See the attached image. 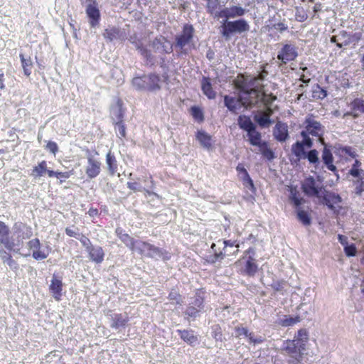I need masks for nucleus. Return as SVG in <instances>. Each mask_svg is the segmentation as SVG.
<instances>
[{
	"mask_svg": "<svg viewBox=\"0 0 364 364\" xmlns=\"http://www.w3.org/2000/svg\"><path fill=\"white\" fill-rule=\"evenodd\" d=\"M312 146L313 140L311 139L298 140L292 144L291 151L298 161L307 159L310 164L317 168L320 164L318 151L316 149H311L309 151H306V149H310Z\"/></svg>",
	"mask_w": 364,
	"mask_h": 364,
	"instance_id": "f257e3e1",
	"label": "nucleus"
},
{
	"mask_svg": "<svg viewBox=\"0 0 364 364\" xmlns=\"http://www.w3.org/2000/svg\"><path fill=\"white\" fill-rule=\"evenodd\" d=\"M267 74L266 70H263L255 77L240 75L235 81V85L240 94L251 91L252 89H259L263 87L261 82L265 79Z\"/></svg>",
	"mask_w": 364,
	"mask_h": 364,
	"instance_id": "f03ea898",
	"label": "nucleus"
},
{
	"mask_svg": "<svg viewBox=\"0 0 364 364\" xmlns=\"http://www.w3.org/2000/svg\"><path fill=\"white\" fill-rule=\"evenodd\" d=\"M250 26L246 20L240 18L235 21L223 20L220 27V33L226 41H229L234 33H242L248 31Z\"/></svg>",
	"mask_w": 364,
	"mask_h": 364,
	"instance_id": "7ed1b4c3",
	"label": "nucleus"
},
{
	"mask_svg": "<svg viewBox=\"0 0 364 364\" xmlns=\"http://www.w3.org/2000/svg\"><path fill=\"white\" fill-rule=\"evenodd\" d=\"M194 28L191 24H186L182 31L176 36V43L173 46L180 49L181 53H186L187 47H189L193 38Z\"/></svg>",
	"mask_w": 364,
	"mask_h": 364,
	"instance_id": "20e7f679",
	"label": "nucleus"
},
{
	"mask_svg": "<svg viewBox=\"0 0 364 364\" xmlns=\"http://www.w3.org/2000/svg\"><path fill=\"white\" fill-rule=\"evenodd\" d=\"M262 92V87L252 89L251 91L240 94V100L242 101V106L245 108L257 107L261 109Z\"/></svg>",
	"mask_w": 364,
	"mask_h": 364,
	"instance_id": "39448f33",
	"label": "nucleus"
},
{
	"mask_svg": "<svg viewBox=\"0 0 364 364\" xmlns=\"http://www.w3.org/2000/svg\"><path fill=\"white\" fill-rule=\"evenodd\" d=\"M305 129L301 132L302 140L311 139L309 135L321 137L324 132V127L321 123L311 117H308L304 121Z\"/></svg>",
	"mask_w": 364,
	"mask_h": 364,
	"instance_id": "423d86ee",
	"label": "nucleus"
},
{
	"mask_svg": "<svg viewBox=\"0 0 364 364\" xmlns=\"http://www.w3.org/2000/svg\"><path fill=\"white\" fill-rule=\"evenodd\" d=\"M130 249L142 255L155 259L161 257L162 255L161 250L158 247L141 240H134Z\"/></svg>",
	"mask_w": 364,
	"mask_h": 364,
	"instance_id": "0eeeda50",
	"label": "nucleus"
},
{
	"mask_svg": "<svg viewBox=\"0 0 364 364\" xmlns=\"http://www.w3.org/2000/svg\"><path fill=\"white\" fill-rule=\"evenodd\" d=\"M14 230V235L16 237L14 239V249L17 252L23 245V240L28 239L33 235V231L31 227L21 223H15Z\"/></svg>",
	"mask_w": 364,
	"mask_h": 364,
	"instance_id": "6e6552de",
	"label": "nucleus"
},
{
	"mask_svg": "<svg viewBox=\"0 0 364 364\" xmlns=\"http://www.w3.org/2000/svg\"><path fill=\"white\" fill-rule=\"evenodd\" d=\"M160 78L155 74L134 77L132 85L136 89L155 90L159 88Z\"/></svg>",
	"mask_w": 364,
	"mask_h": 364,
	"instance_id": "1a4fd4ad",
	"label": "nucleus"
},
{
	"mask_svg": "<svg viewBox=\"0 0 364 364\" xmlns=\"http://www.w3.org/2000/svg\"><path fill=\"white\" fill-rule=\"evenodd\" d=\"M298 56L296 48L290 43L284 44L278 52L277 60L281 61L280 65L287 64L289 61L294 60Z\"/></svg>",
	"mask_w": 364,
	"mask_h": 364,
	"instance_id": "9d476101",
	"label": "nucleus"
},
{
	"mask_svg": "<svg viewBox=\"0 0 364 364\" xmlns=\"http://www.w3.org/2000/svg\"><path fill=\"white\" fill-rule=\"evenodd\" d=\"M247 10L240 6H230L222 9L219 16L223 20H229L243 16Z\"/></svg>",
	"mask_w": 364,
	"mask_h": 364,
	"instance_id": "9b49d317",
	"label": "nucleus"
},
{
	"mask_svg": "<svg viewBox=\"0 0 364 364\" xmlns=\"http://www.w3.org/2000/svg\"><path fill=\"white\" fill-rule=\"evenodd\" d=\"M304 193L308 196L319 197L322 187L319 186L313 176L306 178L301 185Z\"/></svg>",
	"mask_w": 364,
	"mask_h": 364,
	"instance_id": "f8f14e48",
	"label": "nucleus"
},
{
	"mask_svg": "<svg viewBox=\"0 0 364 364\" xmlns=\"http://www.w3.org/2000/svg\"><path fill=\"white\" fill-rule=\"evenodd\" d=\"M27 246L29 250H32V257L36 260L45 259L49 255L48 250H46L41 247L40 241L38 238L28 241Z\"/></svg>",
	"mask_w": 364,
	"mask_h": 364,
	"instance_id": "ddd939ff",
	"label": "nucleus"
},
{
	"mask_svg": "<svg viewBox=\"0 0 364 364\" xmlns=\"http://www.w3.org/2000/svg\"><path fill=\"white\" fill-rule=\"evenodd\" d=\"M274 138L279 142H284L289 138L288 125L281 121H278L272 131Z\"/></svg>",
	"mask_w": 364,
	"mask_h": 364,
	"instance_id": "4468645a",
	"label": "nucleus"
},
{
	"mask_svg": "<svg viewBox=\"0 0 364 364\" xmlns=\"http://www.w3.org/2000/svg\"><path fill=\"white\" fill-rule=\"evenodd\" d=\"M9 228L4 222L0 221V243L7 250L16 251L14 238H9Z\"/></svg>",
	"mask_w": 364,
	"mask_h": 364,
	"instance_id": "2eb2a0df",
	"label": "nucleus"
},
{
	"mask_svg": "<svg viewBox=\"0 0 364 364\" xmlns=\"http://www.w3.org/2000/svg\"><path fill=\"white\" fill-rule=\"evenodd\" d=\"M283 350H284L288 354L295 357L297 360V357H301V351L304 350V347L300 346V344H297L296 340H287L285 341L282 346Z\"/></svg>",
	"mask_w": 364,
	"mask_h": 364,
	"instance_id": "dca6fc26",
	"label": "nucleus"
},
{
	"mask_svg": "<svg viewBox=\"0 0 364 364\" xmlns=\"http://www.w3.org/2000/svg\"><path fill=\"white\" fill-rule=\"evenodd\" d=\"M100 162L92 156L87 157V164L85 168V173L88 178H94L100 173Z\"/></svg>",
	"mask_w": 364,
	"mask_h": 364,
	"instance_id": "f3484780",
	"label": "nucleus"
},
{
	"mask_svg": "<svg viewBox=\"0 0 364 364\" xmlns=\"http://www.w3.org/2000/svg\"><path fill=\"white\" fill-rule=\"evenodd\" d=\"M273 114L272 109L269 110L259 109L254 115L255 121L262 127H268L272 121L270 116Z\"/></svg>",
	"mask_w": 364,
	"mask_h": 364,
	"instance_id": "a211bd4d",
	"label": "nucleus"
},
{
	"mask_svg": "<svg viewBox=\"0 0 364 364\" xmlns=\"http://www.w3.org/2000/svg\"><path fill=\"white\" fill-rule=\"evenodd\" d=\"M86 14L90 19L91 26L93 28L97 26L100 19V13L95 2L87 4Z\"/></svg>",
	"mask_w": 364,
	"mask_h": 364,
	"instance_id": "6ab92c4d",
	"label": "nucleus"
},
{
	"mask_svg": "<svg viewBox=\"0 0 364 364\" xmlns=\"http://www.w3.org/2000/svg\"><path fill=\"white\" fill-rule=\"evenodd\" d=\"M63 284L62 280L58 279L55 275H53L50 281L49 290L55 300L60 301L63 295Z\"/></svg>",
	"mask_w": 364,
	"mask_h": 364,
	"instance_id": "aec40b11",
	"label": "nucleus"
},
{
	"mask_svg": "<svg viewBox=\"0 0 364 364\" xmlns=\"http://www.w3.org/2000/svg\"><path fill=\"white\" fill-rule=\"evenodd\" d=\"M87 251L92 261L100 264L104 260L105 253L100 246H87Z\"/></svg>",
	"mask_w": 364,
	"mask_h": 364,
	"instance_id": "412c9836",
	"label": "nucleus"
},
{
	"mask_svg": "<svg viewBox=\"0 0 364 364\" xmlns=\"http://www.w3.org/2000/svg\"><path fill=\"white\" fill-rule=\"evenodd\" d=\"M224 105L229 111L236 113V112L242 106L240 100V95L238 98L230 95L224 96Z\"/></svg>",
	"mask_w": 364,
	"mask_h": 364,
	"instance_id": "4be33fe9",
	"label": "nucleus"
},
{
	"mask_svg": "<svg viewBox=\"0 0 364 364\" xmlns=\"http://www.w3.org/2000/svg\"><path fill=\"white\" fill-rule=\"evenodd\" d=\"M110 326L115 329L124 327L129 321L128 316L122 314H112L109 315Z\"/></svg>",
	"mask_w": 364,
	"mask_h": 364,
	"instance_id": "5701e85b",
	"label": "nucleus"
},
{
	"mask_svg": "<svg viewBox=\"0 0 364 364\" xmlns=\"http://www.w3.org/2000/svg\"><path fill=\"white\" fill-rule=\"evenodd\" d=\"M201 89L203 94L210 100L215 99L216 92L213 89L212 84L209 77H203L201 80Z\"/></svg>",
	"mask_w": 364,
	"mask_h": 364,
	"instance_id": "b1692460",
	"label": "nucleus"
},
{
	"mask_svg": "<svg viewBox=\"0 0 364 364\" xmlns=\"http://www.w3.org/2000/svg\"><path fill=\"white\" fill-rule=\"evenodd\" d=\"M321 157L323 164L326 165V166L329 171H331L333 172H336L337 171L336 166L333 164V156L331 153V151L326 146L323 149Z\"/></svg>",
	"mask_w": 364,
	"mask_h": 364,
	"instance_id": "393cba45",
	"label": "nucleus"
},
{
	"mask_svg": "<svg viewBox=\"0 0 364 364\" xmlns=\"http://www.w3.org/2000/svg\"><path fill=\"white\" fill-rule=\"evenodd\" d=\"M123 115L122 102L120 100H117L116 103L111 107V117L113 121L116 122L122 121Z\"/></svg>",
	"mask_w": 364,
	"mask_h": 364,
	"instance_id": "a878e982",
	"label": "nucleus"
},
{
	"mask_svg": "<svg viewBox=\"0 0 364 364\" xmlns=\"http://www.w3.org/2000/svg\"><path fill=\"white\" fill-rule=\"evenodd\" d=\"M177 333L183 341L190 345L193 346L198 341V338L192 330H177Z\"/></svg>",
	"mask_w": 364,
	"mask_h": 364,
	"instance_id": "bb28decb",
	"label": "nucleus"
},
{
	"mask_svg": "<svg viewBox=\"0 0 364 364\" xmlns=\"http://www.w3.org/2000/svg\"><path fill=\"white\" fill-rule=\"evenodd\" d=\"M196 139L203 148L209 149L212 146L211 136L205 131H198Z\"/></svg>",
	"mask_w": 364,
	"mask_h": 364,
	"instance_id": "cd10ccee",
	"label": "nucleus"
},
{
	"mask_svg": "<svg viewBox=\"0 0 364 364\" xmlns=\"http://www.w3.org/2000/svg\"><path fill=\"white\" fill-rule=\"evenodd\" d=\"M220 5L218 0H208L207 1V8L208 12L213 16L215 18H220L218 16L221 12L222 9L220 8Z\"/></svg>",
	"mask_w": 364,
	"mask_h": 364,
	"instance_id": "c85d7f7f",
	"label": "nucleus"
},
{
	"mask_svg": "<svg viewBox=\"0 0 364 364\" xmlns=\"http://www.w3.org/2000/svg\"><path fill=\"white\" fill-rule=\"evenodd\" d=\"M237 124L240 129L245 132L251 131L253 128H255V125L252 122L251 119L245 115H240L237 119Z\"/></svg>",
	"mask_w": 364,
	"mask_h": 364,
	"instance_id": "c756f323",
	"label": "nucleus"
},
{
	"mask_svg": "<svg viewBox=\"0 0 364 364\" xmlns=\"http://www.w3.org/2000/svg\"><path fill=\"white\" fill-rule=\"evenodd\" d=\"M250 143L253 146H260L262 144V135L256 130V127L247 132Z\"/></svg>",
	"mask_w": 364,
	"mask_h": 364,
	"instance_id": "7c9ffc66",
	"label": "nucleus"
},
{
	"mask_svg": "<svg viewBox=\"0 0 364 364\" xmlns=\"http://www.w3.org/2000/svg\"><path fill=\"white\" fill-rule=\"evenodd\" d=\"M258 266L255 262V259L252 256H249L245 265L244 271L249 276H253L257 272Z\"/></svg>",
	"mask_w": 364,
	"mask_h": 364,
	"instance_id": "2f4dec72",
	"label": "nucleus"
},
{
	"mask_svg": "<svg viewBox=\"0 0 364 364\" xmlns=\"http://www.w3.org/2000/svg\"><path fill=\"white\" fill-rule=\"evenodd\" d=\"M326 205L331 210L334 209V205L341 203V198L334 193H328L325 197Z\"/></svg>",
	"mask_w": 364,
	"mask_h": 364,
	"instance_id": "473e14b6",
	"label": "nucleus"
},
{
	"mask_svg": "<svg viewBox=\"0 0 364 364\" xmlns=\"http://www.w3.org/2000/svg\"><path fill=\"white\" fill-rule=\"evenodd\" d=\"M338 47L340 48L348 46L351 43L350 35L345 31H341L337 34Z\"/></svg>",
	"mask_w": 364,
	"mask_h": 364,
	"instance_id": "72a5a7b5",
	"label": "nucleus"
},
{
	"mask_svg": "<svg viewBox=\"0 0 364 364\" xmlns=\"http://www.w3.org/2000/svg\"><path fill=\"white\" fill-rule=\"evenodd\" d=\"M20 58L24 74L26 76H29L31 74L33 68V63L31 58L29 56L26 57L23 54H20Z\"/></svg>",
	"mask_w": 364,
	"mask_h": 364,
	"instance_id": "f704fd0d",
	"label": "nucleus"
},
{
	"mask_svg": "<svg viewBox=\"0 0 364 364\" xmlns=\"http://www.w3.org/2000/svg\"><path fill=\"white\" fill-rule=\"evenodd\" d=\"M106 163L109 173L112 175L114 174L117 171V161L111 152H108L106 156Z\"/></svg>",
	"mask_w": 364,
	"mask_h": 364,
	"instance_id": "c9c22d12",
	"label": "nucleus"
},
{
	"mask_svg": "<svg viewBox=\"0 0 364 364\" xmlns=\"http://www.w3.org/2000/svg\"><path fill=\"white\" fill-rule=\"evenodd\" d=\"M103 36L109 41L118 39L120 36L119 30L115 27H109L105 29Z\"/></svg>",
	"mask_w": 364,
	"mask_h": 364,
	"instance_id": "e433bc0d",
	"label": "nucleus"
},
{
	"mask_svg": "<svg viewBox=\"0 0 364 364\" xmlns=\"http://www.w3.org/2000/svg\"><path fill=\"white\" fill-rule=\"evenodd\" d=\"M47 171V162L42 161L36 166L32 171V176L35 178L43 176Z\"/></svg>",
	"mask_w": 364,
	"mask_h": 364,
	"instance_id": "4c0bfd02",
	"label": "nucleus"
},
{
	"mask_svg": "<svg viewBox=\"0 0 364 364\" xmlns=\"http://www.w3.org/2000/svg\"><path fill=\"white\" fill-rule=\"evenodd\" d=\"M299 321L300 318L299 316H285L284 318H279L278 323L279 325L287 327L293 326Z\"/></svg>",
	"mask_w": 364,
	"mask_h": 364,
	"instance_id": "58836bf2",
	"label": "nucleus"
},
{
	"mask_svg": "<svg viewBox=\"0 0 364 364\" xmlns=\"http://www.w3.org/2000/svg\"><path fill=\"white\" fill-rule=\"evenodd\" d=\"M277 100V97L270 94L267 95L264 92H262V107L264 105L267 110H269L272 103Z\"/></svg>",
	"mask_w": 364,
	"mask_h": 364,
	"instance_id": "ea45409f",
	"label": "nucleus"
},
{
	"mask_svg": "<svg viewBox=\"0 0 364 364\" xmlns=\"http://www.w3.org/2000/svg\"><path fill=\"white\" fill-rule=\"evenodd\" d=\"M259 150L262 156L268 159L269 161H271L274 159V153L273 151L267 146V144L265 141L262 142V144L259 146Z\"/></svg>",
	"mask_w": 364,
	"mask_h": 364,
	"instance_id": "a19ab883",
	"label": "nucleus"
},
{
	"mask_svg": "<svg viewBox=\"0 0 364 364\" xmlns=\"http://www.w3.org/2000/svg\"><path fill=\"white\" fill-rule=\"evenodd\" d=\"M294 340H296L297 344H300V346H304L306 342L308 340V333L306 330L305 329H300L297 335L294 336Z\"/></svg>",
	"mask_w": 364,
	"mask_h": 364,
	"instance_id": "79ce46f5",
	"label": "nucleus"
},
{
	"mask_svg": "<svg viewBox=\"0 0 364 364\" xmlns=\"http://www.w3.org/2000/svg\"><path fill=\"white\" fill-rule=\"evenodd\" d=\"M225 245L224 247V254L225 255H231L234 254L235 252L238 251V245H235V242L230 240H225L223 242Z\"/></svg>",
	"mask_w": 364,
	"mask_h": 364,
	"instance_id": "37998d69",
	"label": "nucleus"
},
{
	"mask_svg": "<svg viewBox=\"0 0 364 364\" xmlns=\"http://www.w3.org/2000/svg\"><path fill=\"white\" fill-rule=\"evenodd\" d=\"M297 218L304 225H309L311 224V218L305 210H298Z\"/></svg>",
	"mask_w": 364,
	"mask_h": 364,
	"instance_id": "c03bdc74",
	"label": "nucleus"
},
{
	"mask_svg": "<svg viewBox=\"0 0 364 364\" xmlns=\"http://www.w3.org/2000/svg\"><path fill=\"white\" fill-rule=\"evenodd\" d=\"M191 114L193 117L198 121L202 122L204 119V116L202 109L196 106H193L191 108Z\"/></svg>",
	"mask_w": 364,
	"mask_h": 364,
	"instance_id": "a18cd8bd",
	"label": "nucleus"
},
{
	"mask_svg": "<svg viewBox=\"0 0 364 364\" xmlns=\"http://www.w3.org/2000/svg\"><path fill=\"white\" fill-rule=\"evenodd\" d=\"M201 311H200V309H197L196 307L190 305L186 309L185 314L190 318H196V317L199 316Z\"/></svg>",
	"mask_w": 364,
	"mask_h": 364,
	"instance_id": "49530a36",
	"label": "nucleus"
},
{
	"mask_svg": "<svg viewBox=\"0 0 364 364\" xmlns=\"http://www.w3.org/2000/svg\"><path fill=\"white\" fill-rule=\"evenodd\" d=\"M295 17L296 21L304 22L307 19L308 16L302 7H296Z\"/></svg>",
	"mask_w": 364,
	"mask_h": 364,
	"instance_id": "de8ad7c7",
	"label": "nucleus"
},
{
	"mask_svg": "<svg viewBox=\"0 0 364 364\" xmlns=\"http://www.w3.org/2000/svg\"><path fill=\"white\" fill-rule=\"evenodd\" d=\"M313 96L322 100L327 96V92L319 85H316L313 90Z\"/></svg>",
	"mask_w": 364,
	"mask_h": 364,
	"instance_id": "09e8293b",
	"label": "nucleus"
},
{
	"mask_svg": "<svg viewBox=\"0 0 364 364\" xmlns=\"http://www.w3.org/2000/svg\"><path fill=\"white\" fill-rule=\"evenodd\" d=\"M289 200L296 207H299L303 202V199L299 197L298 193L296 191H291Z\"/></svg>",
	"mask_w": 364,
	"mask_h": 364,
	"instance_id": "8fccbe9b",
	"label": "nucleus"
},
{
	"mask_svg": "<svg viewBox=\"0 0 364 364\" xmlns=\"http://www.w3.org/2000/svg\"><path fill=\"white\" fill-rule=\"evenodd\" d=\"M355 194L360 196L364 191V178H361L358 179L355 182Z\"/></svg>",
	"mask_w": 364,
	"mask_h": 364,
	"instance_id": "3c124183",
	"label": "nucleus"
},
{
	"mask_svg": "<svg viewBox=\"0 0 364 364\" xmlns=\"http://www.w3.org/2000/svg\"><path fill=\"white\" fill-rule=\"evenodd\" d=\"M352 107L354 110H358L364 113V101L357 99L352 102Z\"/></svg>",
	"mask_w": 364,
	"mask_h": 364,
	"instance_id": "603ef678",
	"label": "nucleus"
},
{
	"mask_svg": "<svg viewBox=\"0 0 364 364\" xmlns=\"http://www.w3.org/2000/svg\"><path fill=\"white\" fill-rule=\"evenodd\" d=\"M190 305L196 307L197 309H200V311L203 310V299L200 296H196L193 300L191 302Z\"/></svg>",
	"mask_w": 364,
	"mask_h": 364,
	"instance_id": "864d4df0",
	"label": "nucleus"
},
{
	"mask_svg": "<svg viewBox=\"0 0 364 364\" xmlns=\"http://www.w3.org/2000/svg\"><path fill=\"white\" fill-rule=\"evenodd\" d=\"M115 130L120 137H124L126 136L125 127L122 121L115 122Z\"/></svg>",
	"mask_w": 364,
	"mask_h": 364,
	"instance_id": "5fc2aeb1",
	"label": "nucleus"
},
{
	"mask_svg": "<svg viewBox=\"0 0 364 364\" xmlns=\"http://www.w3.org/2000/svg\"><path fill=\"white\" fill-rule=\"evenodd\" d=\"M344 252L348 257H353L355 255L357 250L355 245L352 244L346 245L344 247Z\"/></svg>",
	"mask_w": 364,
	"mask_h": 364,
	"instance_id": "6e6d98bb",
	"label": "nucleus"
},
{
	"mask_svg": "<svg viewBox=\"0 0 364 364\" xmlns=\"http://www.w3.org/2000/svg\"><path fill=\"white\" fill-rule=\"evenodd\" d=\"M136 48L139 52L147 60L151 58V53L141 43H137Z\"/></svg>",
	"mask_w": 364,
	"mask_h": 364,
	"instance_id": "4d7b16f0",
	"label": "nucleus"
},
{
	"mask_svg": "<svg viewBox=\"0 0 364 364\" xmlns=\"http://www.w3.org/2000/svg\"><path fill=\"white\" fill-rule=\"evenodd\" d=\"M136 48L139 52L147 60L151 58V53L141 43H137Z\"/></svg>",
	"mask_w": 364,
	"mask_h": 364,
	"instance_id": "13d9d810",
	"label": "nucleus"
},
{
	"mask_svg": "<svg viewBox=\"0 0 364 364\" xmlns=\"http://www.w3.org/2000/svg\"><path fill=\"white\" fill-rule=\"evenodd\" d=\"M248 335V330L244 327L237 326L235 328V336L237 338L247 337Z\"/></svg>",
	"mask_w": 364,
	"mask_h": 364,
	"instance_id": "bf43d9fd",
	"label": "nucleus"
},
{
	"mask_svg": "<svg viewBox=\"0 0 364 364\" xmlns=\"http://www.w3.org/2000/svg\"><path fill=\"white\" fill-rule=\"evenodd\" d=\"M65 232L68 236L76 239H79V237L80 236L78 228H67L65 229Z\"/></svg>",
	"mask_w": 364,
	"mask_h": 364,
	"instance_id": "052dcab7",
	"label": "nucleus"
},
{
	"mask_svg": "<svg viewBox=\"0 0 364 364\" xmlns=\"http://www.w3.org/2000/svg\"><path fill=\"white\" fill-rule=\"evenodd\" d=\"M246 338H248V341L250 343L256 344L261 343L263 342V338L262 336L255 337L252 333L248 332V335L247 336Z\"/></svg>",
	"mask_w": 364,
	"mask_h": 364,
	"instance_id": "680f3d73",
	"label": "nucleus"
},
{
	"mask_svg": "<svg viewBox=\"0 0 364 364\" xmlns=\"http://www.w3.org/2000/svg\"><path fill=\"white\" fill-rule=\"evenodd\" d=\"M350 173L353 177L358 178V179H360L361 178H364V171L358 169V168L352 167L350 170Z\"/></svg>",
	"mask_w": 364,
	"mask_h": 364,
	"instance_id": "e2e57ef3",
	"label": "nucleus"
},
{
	"mask_svg": "<svg viewBox=\"0 0 364 364\" xmlns=\"http://www.w3.org/2000/svg\"><path fill=\"white\" fill-rule=\"evenodd\" d=\"M167 43V41L164 37L156 38L153 41V46L157 50H161L162 44Z\"/></svg>",
	"mask_w": 364,
	"mask_h": 364,
	"instance_id": "0e129e2a",
	"label": "nucleus"
},
{
	"mask_svg": "<svg viewBox=\"0 0 364 364\" xmlns=\"http://www.w3.org/2000/svg\"><path fill=\"white\" fill-rule=\"evenodd\" d=\"M285 285H286V283L284 281H276V282H273V283L271 284V287L275 291H280L284 289Z\"/></svg>",
	"mask_w": 364,
	"mask_h": 364,
	"instance_id": "69168bd1",
	"label": "nucleus"
},
{
	"mask_svg": "<svg viewBox=\"0 0 364 364\" xmlns=\"http://www.w3.org/2000/svg\"><path fill=\"white\" fill-rule=\"evenodd\" d=\"M122 242L125 244L127 247L129 248H131L132 245H133L134 240L128 234L125 235L123 237L120 239Z\"/></svg>",
	"mask_w": 364,
	"mask_h": 364,
	"instance_id": "338daca9",
	"label": "nucleus"
},
{
	"mask_svg": "<svg viewBox=\"0 0 364 364\" xmlns=\"http://www.w3.org/2000/svg\"><path fill=\"white\" fill-rule=\"evenodd\" d=\"M46 149L54 155H55L58 149L57 144L54 141H49L46 145Z\"/></svg>",
	"mask_w": 364,
	"mask_h": 364,
	"instance_id": "774afa93",
	"label": "nucleus"
}]
</instances>
